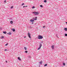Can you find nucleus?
<instances>
[{"instance_id": "f257e3e1", "label": "nucleus", "mask_w": 67, "mask_h": 67, "mask_svg": "<svg viewBox=\"0 0 67 67\" xmlns=\"http://www.w3.org/2000/svg\"><path fill=\"white\" fill-rule=\"evenodd\" d=\"M32 13H34L35 15H38V14H39L40 13L38 12H32Z\"/></svg>"}, {"instance_id": "f03ea898", "label": "nucleus", "mask_w": 67, "mask_h": 67, "mask_svg": "<svg viewBox=\"0 0 67 67\" xmlns=\"http://www.w3.org/2000/svg\"><path fill=\"white\" fill-rule=\"evenodd\" d=\"M38 39H42L43 38V37L41 35H39L38 36Z\"/></svg>"}, {"instance_id": "7ed1b4c3", "label": "nucleus", "mask_w": 67, "mask_h": 67, "mask_svg": "<svg viewBox=\"0 0 67 67\" xmlns=\"http://www.w3.org/2000/svg\"><path fill=\"white\" fill-rule=\"evenodd\" d=\"M39 48H38L37 49V50H39V49H41V48L42 47V45L41 43H39Z\"/></svg>"}, {"instance_id": "20e7f679", "label": "nucleus", "mask_w": 67, "mask_h": 67, "mask_svg": "<svg viewBox=\"0 0 67 67\" xmlns=\"http://www.w3.org/2000/svg\"><path fill=\"white\" fill-rule=\"evenodd\" d=\"M27 35L29 38H30V40H31V34L29 32L28 33Z\"/></svg>"}, {"instance_id": "39448f33", "label": "nucleus", "mask_w": 67, "mask_h": 67, "mask_svg": "<svg viewBox=\"0 0 67 67\" xmlns=\"http://www.w3.org/2000/svg\"><path fill=\"white\" fill-rule=\"evenodd\" d=\"M43 63V61H41L39 63V64H40V65H42V63Z\"/></svg>"}, {"instance_id": "423d86ee", "label": "nucleus", "mask_w": 67, "mask_h": 67, "mask_svg": "<svg viewBox=\"0 0 67 67\" xmlns=\"http://www.w3.org/2000/svg\"><path fill=\"white\" fill-rule=\"evenodd\" d=\"M30 21L31 22H34V20L32 19H31L30 20Z\"/></svg>"}, {"instance_id": "0eeeda50", "label": "nucleus", "mask_w": 67, "mask_h": 67, "mask_svg": "<svg viewBox=\"0 0 67 67\" xmlns=\"http://www.w3.org/2000/svg\"><path fill=\"white\" fill-rule=\"evenodd\" d=\"M51 47L52 48V49H54V46L53 45L51 46Z\"/></svg>"}, {"instance_id": "6e6552de", "label": "nucleus", "mask_w": 67, "mask_h": 67, "mask_svg": "<svg viewBox=\"0 0 67 67\" xmlns=\"http://www.w3.org/2000/svg\"><path fill=\"white\" fill-rule=\"evenodd\" d=\"M18 60H20V61H21V59H20V57H18Z\"/></svg>"}, {"instance_id": "1a4fd4ad", "label": "nucleus", "mask_w": 67, "mask_h": 67, "mask_svg": "<svg viewBox=\"0 0 67 67\" xmlns=\"http://www.w3.org/2000/svg\"><path fill=\"white\" fill-rule=\"evenodd\" d=\"M34 20H37V17H36L35 18H33Z\"/></svg>"}, {"instance_id": "9d476101", "label": "nucleus", "mask_w": 67, "mask_h": 67, "mask_svg": "<svg viewBox=\"0 0 67 67\" xmlns=\"http://www.w3.org/2000/svg\"><path fill=\"white\" fill-rule=\"evenodd\" d=\"M12 31H13V32H15V29H12Z\"/></svg>"}, {"instance_id": "9b49d317", "label": "nucleus", "mask_w": 67, "mask_h": 67, "mask_svg": "<svg viewBox=\"0 0 67 67\" xmlns=\"http://www.w3.org/2000/svg\"><path fill=\"white\" fill-rule=\"evenodd\" d=\"M12 34V33H11L9 32V33H7V34L8 35H11Z\"/></svg>"}, {"instance_id": "f8f14e48", "label": "nucleus", "mask_w": 67, "mask_h": 67, "mask_svg": "<svg viewBox=\"0 0 67 67\" xmlns=\"http://www.w3.org/2000/svg\"><path fill=\"white\" fill-rule=\"evenodd\" d=\"M10 24H12L13 23V21H10Z\"/></svg>"}, {"instance_id": "ddd939ff", "label": "nucleus", "mask_w": 67, "mask_h": 67, "mask_svg": "<svg viewBox=\"0 0 67 67\" xmlns=\"http://www.w3.org/2000/svg\"><path fill=\"white\" fill-rule=\"evenodd\" d=\"M3 33H4V34H7V32H6V31H3Z\"/></svg>"}, {"instance_id": "4468645a", "label": "nucleus", "mask_w": 67, "mask_h": 67, "mask_svg": "<svg viewBox=\"0 0 67 67\" xmlns=\"http://www.w3.org/2000/svg\"><path fill=\"white\" fill-rule=\"evenodd\" d=\"M64 30L65 31H67V28H64Z\"/></svg>"}, {"instance_id": "2eb2a0df", "label": "nucleus", "mask_w": 67, "mask_h": 67, "mask_svg": "<svg viewBox=\"0 0 67 67\" xmlns=\"http://www.w3.org/2000/svg\"><path fill=\"white\" fill-rule=\"evenodd\" d=\"M4 38V37H3V36H1L0 37L1 39H2V38Z\"/></svg>"}, {"instance_id": "dca6fc26", "label": "nucleus", "mask_w": 67, "mask_h": 67, "mask_svg": "<svg viewBox=\"0 0 67 67\" xmlns=\"http://www.w3.org/2000/svg\"><path fill=\"white\" fill-rule=\"evenodd\" d=\"M43 2H45V3H46V2H47V1H46V0H45Z\"/></svg>"}, {"instance_id": "f3484780", "label": "nucleus", "mask_w": 67, "mask_h": 67, "mask_svg": "<svg viewBox=\"0 0 67 67\" xmlns=\"http://www.w3.org/2000/svg\"><path fill=\"white\" fill-rule=\"evenodd\" d=\"M47 66V64H44V67H45L46 66Z\"/></svg>"}, {"instance_id": "a211bd4d", "label": "nucleus", "mask_w": 67, "mask_h": 67, "mask_svg": "<svg viewBox=\"0 0 67 67\" xmlns=\"http://www.w3.org/2000/svg\"><path fill=\"white\" fill-rule=\"evenodd\" d=\"M24 48L25 49V51H26V47H24Z\"/></svg>"}, {"instance_id": "6ab92c4d", "label": "nucleus", "mask_w": 67, "mask_h": 67, "mask_svg": "<svg viewBox=\"0 0 67 67\" xmlns=\"http://www.w3.org/2000/svg\"><path fill=\"white\" fill-rule=\"evenodd\" d=\"M40 7H41V8H43V5H40Z\"/></svg>"}, {"instance_id": "aec40b11", "label": "nucleus", "mask_w": 67, "mask_h": 67, "mask_svg": "<svg viewBox=\"0 0 67 67\" xmlns=\"http://www.w3.org/2000/svg\"><path fill=\"white\" fill-rule=\"evenodd\" d=\"M23 5H24V3H23L21 4L22 6Z\"/></svg>"}, {"instance_id": "412c9836", "label": "nucleus", "mask_w": 67, "mask_h": 67, "mask_svg": "<svg viewBox=\"0 0 67 67\" xmlns=\"http://www.w3.org/2000/svg\"><path fill=\"white\" fill-rule=\"evenodd\" d=\"M65 36H67V34H65Z\"/></svg>"}, {"instance_id": "4be33fe9", "label": "nucleus", "mask_w": 67, "mask_h": 67, "mask_svg": "<svg viewBox=\"0 0 67 67\" xmlns=\"http://www.w3.org/2000/svg\"><path fill=\"white\" fill-rule=\"evenodd\" d=\"M25 53H27V51H26L25 52Z\"/></svg>"}, {"instance_id": "5701e85b", "label": "nucleus", "mask_w": 67, "mask_h": 67, "mask_svg": "<svg viewBox=\"0 0 67 67\" xmlns=\"http://www.w3.org/2000/svg\"><path fill=\"white\" fill-rule=\"evenodd\" d=\"M4 2V3H6V0H5Z\"/></svg>"}, {"instance_id": "b1692460", "label": "nucleus", "mask_w": 67, "mask_h": 67, "mask_svg": "<svg viewBox=\"0 0 67 67\" xmlns=\"http://www.w3.org/2000/svg\"><path fill=\"white\" fill-rule=\"evenodd\" d=\"M63 65H64L65 66V63H63Z\"/></svg>"}, {"instance_id": "393cba45", "label": "nucleus", "mask_w": 67, "mask_h": 67, "mask_svg": "<svg viewBox=\"0 0 67 67\" xmlns=\"http://www.w3.org/2000/svg\"><path fill=\"white\" fill-rule=\"evenodd\" d=\"M8 45V43L6 44H5V46H7V45Z\"/></svg>"}, {"instance_id": "a878e982", "label": "nucleus", "mask_w": 67, "mask_h": 67, "mask_svg": "<svg viewBox=\"0 0 67 67\" xmlns=\"http://www.w3.org/2000/svg\"><path fill=\"white\" fill-rule=\"evenodd\" d=\"M13 8V6H12L10 7V9H12Z\"/></svg>"}, {"instance_id": "bb28decb", "label": "nucleus", "mask_w": 67, "mask_h": 67, "mask_svg": "<svg viewBox=\"0 0 67 67\" xmlns=\"http://www.w3.org/2000/svg\"><path fill=\"white\" fill-rule=\"evenodd\" d=\"M35 8V7L33 6V7H32V9H34V8Z\"/></svg>"}, {"instance_id": "cd10ccee", "label": "nucleus", "mask_w": 67, "mask_h": 67, "mask_svg": "<svg viewBox=\"0 0 67 67\" xmlns=\"http://www.w3.org/2000/svg\"><path fill=\"white\" fill-rule=\"evenodd\" d=\"M9 20H12V18H10Z\"/></svg>"}, {"instance_id": "c85d7f7f", "label": "nucleus", "mask_w": 67, "mask_h": 67, "mask_svg": "<svg viewBox=\"0 0 67 67\" xmlns=\"http://www.w3.org/2000/svg\"><path fill=\"white\" fill-rule=\"evenodd\" d=\"M56 36L57 37H58V36L57 35H56Z\"/></svg>"}, {"instance_id": "c756f323", "label": "nucleus", "mask_w": 67, "mask_h": 67, "mask_svg": "<svg viewBox=\"0 0 67 67\" xmlns=\"http://www.w3.org/2000/svg\"><path fill=\"white\" fill-rule=\"evenodd\" d=\"M45 27V26H43V28H44Z\"/></svg>"}, {"instance_id": "7c9ffc66", "label": "nucleus", "mask_w": 67, "mask_h": 67, "mask_svg": "<svg viewBox=\"0 0 67 67\" xmlns=\"http://www.w3.org/2000/svg\"><path fill=\"white\" fill-rule=\"evenodd\" d=\"M25 8H26V7H27V6H25Z\"/></svg>"}, {"instance_id": "2f4dec72", "label": "nucleus", "mask_w": 67, "mask_h": 67, "mask_svg": "<svg viewBox=\"0 0 67 67\" xmlns=\"http://www.w3.org/2000/svg\"><path fill=\"white\" fill-rule=\"evenodd\" d=\"M41 43H43V41H42V42H41Z\"/></svg>"}, {"instance_id": "473e14b6", "label": "nucleus", "mask_w": 67, "mask_h": 67, "mask_svg": "<svg viewBox=\"0 0 67 67\" xmlns=\"http://www.w3.org/2000/svg\"><path fill=\"white\" fill-rule=\"evenodd\" d=\"M7 49H5V51H7Z\"/></svg>"}, {"instance_id": "72a5a7b5", "label": "nucleus", "mask_w": 67, "mask_h": 67, "mask_svg": "<svg viewBox=\"0 0 67 67\" xmlns=\"http://www.w3.org/2000/svg\"><path fill=\"white\" fill-rule=\"evenodd\" d=\"M29 58H31V56H29Z\"/></svg>"}, {"instance_id": "f704fd0d", "label": "nucleus", "mask_w": 67, "mask_h": 67, "mask_svg": "<svg viewBox=\"0 0 67 67\" xmlns=\"http://www.w3.org/2000/svg\"><path fill=\"white\" fill-rule=\"evenodd\" d=\"M25 7V6H24L23 7V8H24V7Z\"/></svg>"}, {"instance_id": "c9c22d12", "label": "nucleus", "mask_w": 67, "mask_h": 67, "mask_svg": "<svg viewBox=\"0 0 67 67\" xmlns=\"http://www.w3.org/2000/svg\"><path fill=\"white\" fill-rule=\"evenodd\" d=\"M5 62L6 63H7V61H5Z\"/></svg>"}, {"instance_id": "e433bc0d", "label": "nucleus", "mask_w": 67, "mask_h": 67, "mask_svg": "<svg viewBox=\"0 0 67 67\" xmlns=\"http://www.w3.org/2000/svg\"><path fill=\"white\" fill-rule=\"evenodd\" d=\"M25 37H26V36H25L24 37V38H25Z\"/></svg>"}, {"instance_id": "4c0bfd02", "label": "nucleus", "mask_w": 67, "mask_h": 67, "mask_svg": "<svg viewBox=\"0 0 67 67\" xmlns=\"http://www.w3.org/2000/svg\"><path fill=\"white\" fill-rule=\"evenodd\" d=\"M34 23H32V24H33Z\"/></svg>"}, {"instance_id": "58836bf2", "label": "nucleus", "mask_w": 67, "mask_h": 67, "mask_svg": "<svg viewBox=\"0 0 67 67\" xmlns=\"http://www.w3.org/2000/svg\"><path fill=\"white\" fill-rule=\"evenodd\" d=\"M66 24H67V22H66Z\"/></svg>"}]
</instances>
